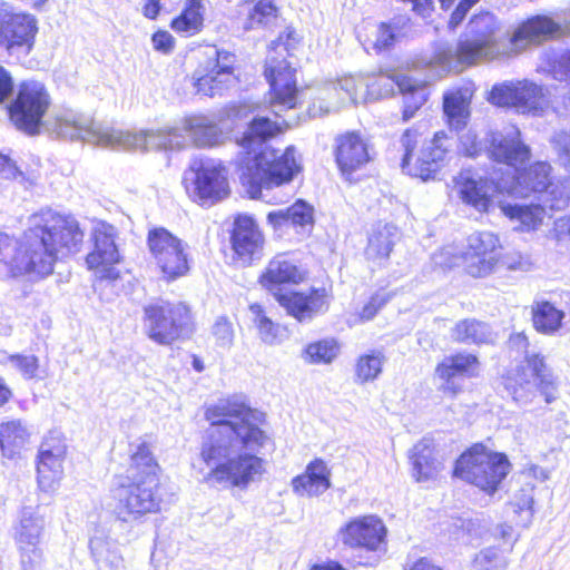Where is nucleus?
<instances>
[{
    "label": "nucleus",
    "instance_id": "f257e3e1",
    "mask_svg": "<svg viewBox=\"0 0 570 570\" xmlns=\"http://www.w3.org/2000/svg\"><path fill=\"white\" fill-rule=\"evenodd\" d=\"M205 417L210 426L202 442L200 458L210 468L207 480L224 489H248L265 472V462L257 455L268 441L258 426L263 413L233 396L207 407Z\"/></svg>",
    "mask_w": 570,
    "mask_h": 570
},
{
    "label": "nucleus",
    "instance_id": "f03ea898",
    "mask_svg": "<svg viewBox=\"0 0 570 570\" xmlns=\"http://www.w3.org/2000/svg\"><path fill=\"white\" fill-rule=\"evenodd\" d=\"M53 130L62 138L81 140L114 150H180L189 145L213 147L219 144L223 131L206 116H190L180 125L165 129L129 132L96 121L92 117L67 111L58 115Z\"/></svg>",
    "mask_w": 570,
    "mask_h": 570
},
{
    "label": "nucleus",
    "instance_id": "7ed1b4c3",
    "mask_svg": "<svg viewBox=\"0 0 570 570\" xmlns=\"http://www.w3.org/2000/svg\"><path fill=\"white\" fill-rule=\"evenodd\" d=\"M83 236L73 216L51 209L32 215L20 240L0 233V278L38 281L51 275L58 261L80 250Z\"/></svg>",
    "mask_w": 570,
    "mask_h": 570
},
{
    "label": "nucleus",
    "instance_id": "20e7f679",
    "mask_svg": "<svg viewBox=\"0 0 570 570\" xmlns=\"http://www.w3.org/2000/svg\"><path fill=\"white\" fill-rule=\"evenodd\" d=\"M564 26L547 16H534L521 22L511 35L510 50L504 45L505 36L500 22L490 12L475 14L469 21L466 33L456 46L441 45L428 66L436 78L449 72H460L466 66L492 60L510 52L519 53L530 45H538L563 33Z\"/></svg>",
    "mask_w": 570,
    "mask_h": 570
},
{
    "label": "nucleus",
    "instance_id": "39448f33",
    "mask_svg": "<svg viewBox=\"0 0 570 570\" xmlns=\"http://www.w3.org/2000/svg\"><path fill=\"white\" fill-rule=\"evenodd\" d=\"M289 126L288 120L272 121L268 117H255L238 140L242 148L237 160L239 180L250 198H263L264 190L291 183L302 167L296 149L288 146L284 153L263 144Z\"/></svg>",
    "mask_w": 570,
    "mask_h": 570
},
{
    "label": "nucleus",
    "instance_id": "423d86ee",
    "mask_svg": "<svg viewBox=\"0 0 570 570\" xmlns=\"http://www.w3.org/2000/svg\"><path fill=\"white\" fill-rule=\"evenodd\" d=\"M159 471L147 442L141 441L131 449L130 464L124 474L115 478L111 490L114 513L118 520L131 523L160 510L163 494Z\"/></svg>",
    "mask_w": 570,
    "mask_h": 570
},
{
    "label": "nucleus",
    "instance_id": "0eeeda50",
    "mask_svg": "<svg viewBox=\"0 0 570 570\" xmlns=\"http://www.w3.org/2000/svg\"><path fill=\"white\" fill-rule=\"evenodd\" d=\"M303 271L286 254H278L269 261L261 276V284L273 292L276 301L287 314L298 322H309L316 315L325 313L330 306L326 288H311L308 293L286 292L278 288L282 284H297L303 281Z\"/></svg>",
    "mask_w": 570,
    "mask_h": 570
},
{
    "label": "nucleus",
    "instance_id": "6e6552de",
    "mask_svg": "<svg viewBox=\"0 0 570 570\" xmlns=\"http://www.w3.org/2000/svg\"><path fill=\"white\" fill-rule=\"evenodd\" d=\"M510 345L525 354V364L518 368L513 377L507 380L505 387L512 399L521 405H528L533 402L539 392L544 396L546 403L556 401L558 384L544 357L537 353H529V341L522 333L511 336Z\"/></svg>",
    "mask_w": 570,
    "mask_h": 570
},
{
    "label": "nucleus",
    "instance_id": "1a4fd4ad",
    "mask_svg": "<svg viewBox=\"0 0 570 570\" xmlns=\"http://www.w3.org/2000/svg\"><path fill=\"white\" fill-rule=\"evenodd\" d=\"M294 31L281 35L272 42L271 52L266 59L265 77L271 87L269 106L276 117L282 112L296 108L298 104V89L296 86L295 68L283 57L282 51H289V40Z\"/></svg>",
    "mask_w": 570,
    "mask_h": 570
},
{
    "label": "nucleus",
    "instance_id": "9d476101",
    "mask_svg": "<svg viewBox=\"0 0 570 570\" xmlns=\"http://www.w3.org/2000/svg\"><path fill=\"white\" fill-rule=\"evenodd\" d=\"M417 140L419 134L416 130L407 129L402 135L400 139L401 147L404 150L401 161L402 171L423 181L435 179L452 150L453 138L443 130L435 132L433 138L423 145L415 163H412V154Z\"/></svg>",
    "mask_w": 570,
    "mask_h": 570
},
{
    "label": "nucleus",
    "instance_id": "9b49d317",
    "mask_svg": "<svg viewBox=\"0 0 570 570\" xmlns=\"http://www.w3.org/2000/svg\"><path fill=\"white\" fill-rule=\"evenodd\" d=\"M510 463L505 455L488 452L482 445L473 446L456 461L454 475L493 493L508 475Z\"/></svg>",
    "mask_w": 570,
    "mask_h": 570
},
{
    "label": "nucleus",
    "instance_id": "f8f14e48",
    "mask_svg": "<svg viewBox=\"0 0 570 570\" xmlns=\"http://www.w3.org/2000/svg\"><path fill=\"white\" fill-rule=\"evenodd\" d=\"M144 327L150 340L169 345L191 333L190 311L180 302L150 303L144 307Z\"/></svg>",
    "mask_w": 570,
    "mask_h": 570
},
{
    "label": "nucleus",
    "instance_id": "ddd939ff",
    "mask_svg": "<svg viewBox=\"0 0 570 570\" xmlns=\"http://www.w3.org/2000/svg\"><path fill=\"white\" fill-rule=\"evenodd\" d=\"M499 238L491 232H475L468 237V247L462 256L453 254L452 247L443 248L434 254L435 265L451 268L462 261L468 274L484 277L491 274L498 263Z\"/></svg>",
    "mask_w": 570,
    "mask_h": 570
},
{
    "label": "nucleus",
    "instance_id": "4468645a",
    "mask_svg": "<svg viewBox=\"0 0 570 570\" xmlns=\"http://www.w3.org/2000/svg\"><path fill=\"white\" fill-rule=\"evenodd\" d=\"M148 247L163 277L175 281L189 271L188 245L163 227L149 230Z\"/></svg>",
    "mask_w": 570,
    "mask_h": 570
},
{
    "label": "nucleus",
    "instance_id": "2eb2a0df",
    "mask_svg": "<svg viewBox=\"0 0 570 570\" xmlns=\"http://www.w3.org/2000/svg\"><path fill=\"white\" fill-rule=\"evenodd\" d=\"M417 86V81L399 72L350 76L342 82V89L353 104L389 97L395 88L405 94Z\"/></svg>",
    "mask_w": 570,
    "mask_h": 570
},
{
    "label": "nucleus",
    "instance_id": "dca6fc26",
    "mask_svg": "<svg viewBox=\"0 0 570 570\" xmlns=\"http://www.w3.org/2000/svg\"><path fill=\"white\" fill-rule=\"evenodd\" d=\"M49 105V95L41 82L23 81L9 107L10 119L19 130L36 135Z\"/></svg>",
    "mask_w": 570,
    "mask_h": 570
},
{
    "label": "nucleus",
    "instance_id": "f3484780",
    "mask_svg": "<svg viewBox=\"0 0 570 570\" xmlns=\"http://www.w3.org/2000/svg\"><path fill=\"white\" fill-rule=\"evenodd\" d=\"M37 32L35 16L13 12L7 6L0 8V46L10 56L27 57L33 49Z\"/></svg>",
    "mask_w": 570,
    "mask_h": 570
},
{
    "label": "nucleus",
    "instance_id": "a211bd4d",
    "mask_svg": "<svg viewBox=\"0 0 570 570\" xmlns=\"http://www.w3.org/2000/svg\"><path fill=\"white\" fill-rule=\"evenodd\" d=\"M489 101L499 107H514L522 114L533 115H539L549 106L543 88L525 79L493 86Z\"/></svg>",
    "mask_w": 570,
    "mask_h": 570
},
{
    "label": "nucleus",
    "instance_id": "6ab92c4d",
    "mask_svg": "<svg viewBox=\"0 0 570 570\" xmlns=\"http://www.w3.org/2000/svg\"><path fill=\"white\" fill-rule=\"evenodd\" d=\"M118 232L111 224L99 222L92 229V249L86 257V264L99 279H117L119 272L115 267L120 262V253L116 239Z\"/></svg>",
    "mask_w": 570,
    "mask_h": 570
},
{
    "label": "nucleus",
    "instance_id": "aec40b11",
    "mask_svg": "<svg viewBox=\"0 0 570 570\" xmlns=\"http://www.w3.org/2000/svg\"><path fill=\"white\" fill-rule=\"evenodd\" d=\"M234 63L233 53L212 48L208 60L200 63L193 73L197 92L208 97L222 95L234 81Z\"/></svg>",
    "mask_w": 570,
    "mask_h": 570
},
{
    "label": "nucleus",
    "instance_id": "412c9836",
    "mask_svg": "<svg viewBox=\"0 0 570 570\" xmlns=\"http://www.w3.org/2000/svg\"><path fill=\"white\" fill-rule=\"evenodd\" d=\"M487 141L488 156L495 163L513 168L514 171H519L531 158L530 147L514 126L490 132Z\"/></svg>",
    "mask_w": 570,
    "mask_h": 570
},
{
    "label": "nucleus",
    "instance_id": "4be33fe9",
    "mask_svg": "<svg viewBox=\"0 0 570 570\" xmlns=\"http://www.w3.org/2000/svg\"><path fill=\"white\" fill-rule=\"evenodd\" d=\"M67 452V444L63 434L52 430L43 439L39 450L37 464L38 483L45 491L56 489L63 473V460Z\"/></svg>",
    "mask_w": 570,
    "mask_h": 570
},
{
    "label": "nucleus",
    "instance_id": "5701e85b",
    "mask_svg": "<svg viewBox=\"0 0 570 570\" xmlns=\"http://www.w3.org/2000/svg\"><path fill=\"white\" fill-rule=\"evenodd\" d=\"M230 243L235 255L245 265L263 257L264 235L257 223L248 215H238L235 218Z\"/></svg>",
    "mask_w": 570,
    "mask_h": 570
},
{
    "label": "nucleus",
    "instance_id": "b1692460",
    "mask_svg": "<svg viewBox=\"0 0 570 570\" xmlns=\"http://www.w3.org/2000/svg\"><path fill=\"white\" fill-rule=\"evenodd\" d=\"M386 528L381 519L375 515L355 518L341 528L338 532L343 544L351 548H363L376 551L383 543Z\"/></svg>",
    "mask_w": 570,
    "mask_h": 570
},
{
    "label": "nucleus",
    "instance_id": "393cba45",
    "mask_svg": "<svg viewBox=\"0 0 570 570\" xmlns=\"http://www.w3.org/2000/svg\"><path fill=\"white\" fill-rule=\"evenodd\" d=\"M334 155L340 171L348 180L371 160L367 142L354 131L336 137Z\"/></svg>",
    "mask_w": 570,
    "mask_h": 570
},
{
    "label": "nucleus",
    "instance_id": "a878e982",
    "mask_svg": "<svg viewBox=\"0 0 570 570\" xmlns=\"http://www.w3.org/2000/svg\"><path fill=\"white\" fill-rule=\"evenodd\" d=\"M194 196L202 205H213L229 193L225 167L206 161L195 171Z\"/></svg>",
    "mask_w": 570,
    "mask_h": 570
},
{
    "label": "nucleus",
    "instance_id": "bb28decb",
    "mask_svg": "<svg viewBox=\"0 0 570 570\" xmlns=\"http://www.w3.org/2000/svg\"><path fill=\"white\" fill-rule=\"evenodd\" d=\"M461 200L480 213H488L493 206V183L471 170L461 171L454 179Z\"/></svg>",
    "mask_w": 570,
    "mask_h": 570
},
{
    "label": "nucleus",
    "instance_id": "cd10ccee",
    "mask_svg": "<svg viewBox=\"0 0 570 570\" xmlns=\"http://www.w3.org/2000/svg\"><path fill=\"white\" fill-rule=\"evenodd\" d=\"M479 360L470 353H458L444 357L435 368V375L442 381L440 390L445 394L455 395L461 385L455 382L458 376L473 377L479 372Z\"/></svg>",
    "mask_w": 570,
    "mask_h": 570
},
{
    "label": "nucleus",
    "instance_id": "c85d7f7f",
    "mask_svg": "<svg viewBox=\"0 0 570 570\" xmlns=\"http://www.w3.org/2000/svg\"><path fill=\"white\" fill-rule=\"evenodd\" d=\"M291 484L294 493L299 497H320L332 485L331 470L323 460L315 459L307 464L304 473L292 480Z\"/></svg>",
    "mask_w": 570,
    "mask_h": 570
},
{
    "label": "nucleus",
    "instance_id": "c756f323",
    "mask_svg": "<svg viewBox=\"0 0 570 570\" xmlns=\"http://www.w3.org/2000/svg\"><path fill=\"white\" fill-rule=\"evenodd\" d=\"M472 90L468 87L455 88L443 95V112L452 130L465 129L471 111Z\"/></svg>",
    "mask_w": 570,
    "mask_h": 570
},
{
    "label": "nucleus",
    "instance_id": "7c9ffc66",
    "mask_svg": "<svg viewBox=\"0 0 570 570\" xmlns=\"http://www.w3.org/2000/svg\"><path fill=\"white\" fill-rule=\"evenodd\" d=\"M550 170L551 166L546 161L534 163L524 170L519 169V171H515L511 193L527 197L531 193L547 191L548 187L551 186Z\"/></svg>",
    "mask_w": 570,
    "mask_h": 570
},
{
    "label": "nucleus",
    "instance_id": "2f4dec72",
    "mask_svg": "<svg viewBox=\"0 0 570 570\" xmlns=\"http://www.w3.org/2000/svg\"><path fill=\"white\" fill-rule=\"evenodd\" d=\"M89 549L99 570H124L125 560L118 542L101 530H96L89 540Z\"/></svg>",
    "mask_w": 570,
    "mask_h": 570
},
{
    "label": "nucleus",
    "instance_id": "473e14b6",
    "mask_svg": "<svg viewBox=\"0 0 570 570\" xmlns=\"http://www.w3.org/2000/svg\"><path fill=\"white\" fill-rule=\"evenodd\" d=\"M413 465V475L416 481H426L436 478L442 470V463L433 456V449L429 440L417 442L410 456Z\"/></svg>",
    "mask_w": 570,
    "mask_h": 570
},
{
    "label": "nucleus",
    "instance_id": "72a5a7b5",
    "mask_svg": "<svg viewBox=\"0 0 570 570\" xmlns=\"http://www.w3.org/2000/svg\"><path fill=\"white\" fill-rule=\"evenodd\" d=\"M451 338L461 344H490L494 334L489 324L475 318L459 321L451 330Z\"/></svg>",
    "mask_w": 570,
    "mask_h": 570
},
{
    "label": "nucleus",
    "instance_id": "f704fd0d",
    "mask_svg": "<svg viewBox=\"0 0 570 570\" xmlns=\"http://www.w3.org/2000/svg\"><path fill=\"white\" fill-rule=\"evenodd\" d=\"M534 328L542 334L553 335L562 326L564 312L548 301H535L531 307Z\"/></svg>",
    "mask_w": 570,
    "mask_h": 570
},
{
    "label": "nucleus",
    "instance_id": "c9c22d12",
    "mask_svg": "<svg viewBox=\"0 0 570 570\" xmlns=\"http://www.w3.org/2000/svg\"><path fill=\"white\" fill-rule=\"evenodd\" d=\"M500 208L501 212L511 220L520 223L517 228L521 230L537 229L542 224L546 215V208L540 204L522 205L502 203Z\"/></svg>",
    "mask_w": 570,
    "mask_h": 570
},
{
    "label": "nucleus",
    "instance_id": "e433bc0d",
    "mask_svg": "<svg viewBox=\"0 0 570 570\" xmlns=\"http://www.w3.org/2000/svg\"><path fill=\"white\" fill-rule=\"evenodd\" d=\"M30 432L20 420L0 424V448L4 456L13 458L28 443Z\"/></svg>",
    "mask_w": 570,
    "mask_h": 570
},
{
    "label": "nucleus",
    "instance_id": "4c0bfd02",
    "mask_svg": "<svg viewBox=\"0 0 570 570\" xmlns=\"http://www.w3.org/2000/svg\"><path fill=\"white\" fill-rule=\"evenodd\" d=\"M397 239L399 230L395 225L376 224L368 238L367 256L373 259L387 258Z\"/></svg>",
    "mask_w": 570,
    "mask_h": 570
},
{
    "label": "nucleus",
    "instance_id": "58836bf2",
    "mask_svg": "<svg viewBox=\"0 0 570 570\" xmlns=\"http://www.w3.org/2000/svg\"><path fill=\"white\" fill-rule=\"evenodd\" d=\"M313 207L304 200H297L286 209L271 212L267 215V220L274 227L282 226H301L313 224Z\"/></svg>",
    "mask_w": 570,
    "mask_h": 570
},
{
    "label": "nucleus",
    "instance_id": "ea45409f",
    "mask_svg": "<svg viewBox=\"0 0 570 570\" xmlns=\"http://www.w3.org/2000/svg\"><path fill=\"white\" fill-rule=\"evenodd\" d=\"M43 530V520L31 508H23L14 528V538L19 548L39 544Z\"/></svg>",
    "mask_w": 570,
    "mask_h": 570
},
{
    "label": "nucleus",
    "instance_id": "a19ab883",
    "mask_svg": "<svg viewBox=\"0 0 570 570\" xmlns=\"http://www.w3.org/2000/svg\"><path fill=\"white\" fill-rule=\"evenodd\" d=\"M204 12V0H187L180 16L171 21V28L185 37L193 36L203 27Z\"/></svg>",
    "mask_w": 570,
    "mask_h": 570
},
{
    "label": "nucleus",
    "instance_id": "79ce46f5",
    "mask_svg": "<svg viewBox=\"0 0 570 570\" xmlns=\"http://www.w3.org/2000/svg\"><path fill=\"white\" fill-rule=\"evenodd\" d=\"M539 69L553 79L569 85L570 100V50H548L541 57Z\"/></svg>",
    "mask_w": 570,
    "mask_h": 570
},
{
    "label": "nucleus",
    "instance_id": "37998d69",
    "mask_svg": "<svg viewBox=\"0 0 570 570\" xmlns=\"http://www.w3.org/2000/svg\"><path fill=\"white\" fill-rule=\"evenodd\" d=\"M409 18L400 16L389 22H382L377 27L374 47L377 50L390 49L394 42L404 37L409 28Z\"/></svg>",
    "mask_w": 570,
    "mask_h": 570
},
{
    "label": "nucleus",
    "instance_id": "c03bdc74",
    "mask_svg": "<svg viewBox=\"0 0 570 570\" xmlns=\"http://www.w3.org/2000/svg\"><path fill=\"white\" fill-rule=\"evenodd\" d=\"M511 550L512 548L487 547L474 556L472 566L475 570H507Z\"/></svg>",
    "mask_w": 570,
    "mask_h": 570
},
{
    "label": "nucleus",
    "instance_id": "a18cd8bd",
    "mask_svg": "<svg viewBox=\"0 0 570 570\" xmlns=\"http://www.w3.org/2000/svg\"><path fill=\"white\" fill-rule=\"evenodd\" d=\"M384 355L381 352H372L358 357L355 365L356 382L364 384L379 377L382 372Z\"/></svg>",
    "mask_w": 570,
    "mask_h": 570
},
{
    "label": "nucleus",
    "instance_id": "49530a36",
    "mask_svg": "<svg viewBox=\"0 0 570 570\" xmlns=\"http://www.w3.org/2000/svg\"><path fill=\"white\" fill-rule=\"evenodd\" d=\"M278 16L274 0H258L249 12L246 29L265 28L272 26Z\"/></svg>",
    "mask_w": 570,
    "mask_h": 570
},
{
    "label": "nucleus",
    "instance_id": "de8ad7c7",
    "mask_svg": "<svg viewBox=\"0 0 570 570\" xmlns=\"http://www.w3.org/2000/svg\"><path fill=\"white\" fill-rule=\"evenodd\" d=\"M340 347L335 340L325 338L311 343L305 348V360L309 363H331L338 354Z\"/></svg>",
    "mask_w": 570,
    "mask_h": 570
},
{
    "label": "nucleus",
    "instance_id": "09e8293b",
    "mask_svg": "<svg viewBox=\"0 0 570 570\" xmlns=\"http://www.w3.org/2000/svg\"><path fill=\"white\" fill-rule=\"evenodd\" d=\"M348 77L350 76H347V78ZM345 79L346 77H343L336 81H330L320 89L318 99L326 104L324 108L325 112L338 109L346 101L352 102V100L346 96V92L342 89V82Z\"/></svg>",
    "mask_w": 570,
    "mask_h": 570
},
{
    "label": "nucleus",
    "instance_id": "8fccbe9b",
    "mask_svg": "<svg viewBox=\"0 0 570 570\" xmlns=\"http://www.w3.org/2000/svg\"><path fill=\"white\" fill-rule=\"evenodd\" d=\"M249 311L253 315V322L258 330L262 341L267 344L275 343L279 326L265 315L264 309L259 304H252L249 306Z\"/></svg>",
    "mask_w": 570,
    "mask_h": 570
},
{
    "label": "nucleus",
    "instance_id": "3c124183",
    "mask_svg": "<svg viewBox=\"0 0 570 570\" xmlns=\"http://www.w3.org/2000/svg\"><path fill=\"white\" fill-rule=\"evenodd\" d=\"M7 364L20 372L26 380L37 376L39 361L32 354H12L7 358Z\"/></svg>",
    "mask_w": 570,
    "mask_h": 570
},
{
    "label": "nucleus",
    "instance_id": "603ef678",
    "mask_svg": "<svg viewBox=\"0 0 570 570\" xmlns=\"http://www.w3.org/2000/svg\"><path fill=\"white\" fill-rule=\"evenodd\" d=\"M551 190L547 193L544 199V207H549L551 210L564 209L570 202V185L568 183H561L560 185H552Z\"/></svg>",
    "mask_w": 570,
    "mask_h": 570
},
{
    "label": "nucleus",
    "instance_id": "864d4df0",
    "mask_svg": "<svg viewBox=\"0 0 570 570\" xmlns=\"http://www.w3.org/2000/svg\"><path fill=\"white\" fill-rule=\"evenodd\" d=\"M459 135V150L466 157H478L482 151V142L472 129H462Z\"/></svg>",
    "mask_w": 570,
    "mask_h": 570
},
{
    "label": "nucleus",
    "instance_id": "5fc2aeb1",
    "mask_svg": "<svg viewBox=\"0 0 570 570\" xmlns=\"http://www.w3.org/2000/svg\"><path fill=\"white\" fill-rule=\"evenodd\" d=\"M405 94H411V97L406 98L403 109V120L407 121L425 101V90L422 83L417 81V86L412 90H407Z\"/></svg>",
    "mask_w": 570,
    "mask_h": 570
},
{
    "label": "nucleus",
    "instance_id": "6e6d98bb",
    "mask_svg": "<svg viewBox=\"0 0 570 570\" xmlns=\"http://www.w3.org/2000/svg\"><path fill=\"white\" fill-rule=\"evenodd\" d=\"M18 176H22V173L16 163L0 153V188L8 187Z\"/></svg>",
    "mask_w": 570,
    "mask_h": 570
},
{
    "label": "nucleus",
    "instance_id": "4d7b16f0",
    "mask_svg": "<svg viewBox=\"0 0 570 570\" xmlns=\"http://www.w3.org/2000/svg\"><path fill=\"white\" fill-rule=\"evenodd\" d=\"M510 504L514 508L515 513L528 511L531 515L533 505V488L530 485L521 488L514 494Z\"/></svg>",
    "mask_w": 570,
    "mask_h": 570
},
{
    "label": "nucleus",
    "instance_id": "13d9d810",
    "mask_svg": "<svg viewBox=\"0 0 570 570\" xmlns=\"http://www.w3.org/2000/svg\"><path fill=\"white\" fill-rule=\"evenodd\" d=\"M213 334L220 346H229L234 337L232 323L226 317H218L213 326Z\"/></svg>",
    "mask_w": 570,
    "mask_h": 570
},
{
    "label": "nucleus",
    "instance_id": "bf43d9fd",
    "mask_svg": "<svg viewBox=\"0 0 570 570\" xmlns=\"http://www.w3.org/2000/svg\"><path fill=\"white\" fill-rule=\"evenodd\" d=\"M21 551V566L23 570H38L42 562V550L38 544L30 548H19Z\"/></svg>",
    "mask_w": 570,
    "mask_h": 570
},
{
    "label": "nucleus",
    "instance_id": "052dcab7",
    "mask_svg": "<svg viewBox=\"0 0 570 570\" xmlns=\"http://www.w3.org/2000/svg\"><path fill=\"white\" fill-rule=\"evenodd\" d=\"M554 149L564 166L570 167V131H559L552 138Z\"/></svg>",
    "mask_w": 570,
    "mask_h": 570
},
{
    "label": "nucleus",
    "instance_id": "680f3d73",
    "mask_svg": "<svg viewBox=\"0 0 570 570\" xmlns=\"http://www.w3.org/2000/svg\"><path fill=\"white\" fill-rule=\"evenodd\" d=\"M176 0H148L144 7V14L149 19H156L161 12H169L175 6Z\"/></svg>",
    "mask_w": 570,
    "mask_h": 570
},
{
    "label": "nucleus",
    "instance_id": "e2e57ef3",
    "mask_svg": "<svg viewBox=\"0 0 570 570\" xmlns=\"http://www.w3.org/2000/svg\"><path fill=\"white\" fill-rule=\"evenodd\" d=\"M387 302V297L381 294H376L371 297L370 302L362 308L360 313V317L363 321H370L372 320L379 309L385 305Z\"/></svg>",
    "mask_w": 570,
    "mask_h": 570
},
{
    "label": "nucleus",
    "instance_id": "0e129e2a",
    "mask_svg": "<svg viewBox=\"0 0 570 570\" xmlns=\"http://www.w3.org/2000/svg\"><path fill=\"white\" fill-rule=\"evenodd\" d=\"M13 87V79L10 72L0 65V104L11 97Z\"/></svg>",
    "mask_w": 570,
    "mask_h": 570
},
{
    "label": "nucleus",
    "instance_id": "69168bd1",
    "mask_svg": "<svg viewBox=\"0 0 570 570\" xmlns=\"http://www.w3.org/2000/svg\"><path fill=\"white\" fill-rule=\"evenodd\" d=\"M151 41L156 50L163 51L165 53L173 49L174 38L167 31H157L154 33Z\"/></svg>",
    "mask_w": 570,
    "mask_h": 570
},
{
    "label": "nucleus",
    "instance_id": "338daca9",
    "mask_svg": "<svg viewBox=\"0 0 570 570\" xmlns=\"http://www.w3.org/2000/svg\"><path fill=\"white\" fill-rule=\"evenodd\" d=\"M470 9L471 7L461 0L456 6L455 10L451 14V18L449 20L450 28H456L462 22V20L464 19L465 14Z\"/></svg>",
    "mask_w": 570,
    "mask_h": 570
},
{
    "label": "nucleus",
    "instance_id": "774afa93",
    "mask_svg": "<svg viewBox=\"0 0 570 570\" xmlns=\"http://www.w3.org/2000/svg\"><path fill=\"white\" fill-rule=\"evenodd\" d=\"M407 570H442L428 558H421L415 561Z\"/></svg>",
    "mask_w": 570,
    "mask_h": 570
}]
</instances>
